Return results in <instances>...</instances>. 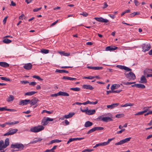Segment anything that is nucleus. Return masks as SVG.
I'll return each mask as SVG.
<instances>
[{"label": "nucleus", "mask_w": 152, "mask_h": 152, "mask_svg": "<svg viewBox=\"0 0 152 152\" xmlns=\"http://www.w3.org/2000/svg\"><path fill=\"white\" fill-rule=\"evenodd\" d=\"M7 18H8V16L4 18V19L3 20V24H5Z\"/></svg>", "instance_id": "obj_59"}, {"label": "nucleus", "mask_w": 152, "mask_h": 152, "mask_svg": "<svg viewBox=\"0 0 152 152\" xmlns=\"http://www.w3.org/2000/svg\"><path fill=\"white\" fill-rule=\"evenodd\" d=\"M41 52L42 53L47 54L49 53V50L46 49H42L41 50Z\"/></svg>", "instance_id": "obj_32"}, {"label": "nucleus", "mask_w": 152, "mask_h": 152, "mask_svg": "<svg viewBox=\"0 0 152 152\" xmlns=\"http://www.w3.org/2000/svg\"><path fill=\"white\" fill-rule=\"evenodd\" d=\"M44 129V127L42 125H38L31 128L30 131L36 133L41 131Z\"/></svg>", "instance_id": "obj_3"}, {"label": "nucleus", "mask_w": 152, "mask_h": 152, "mask_svg": "<svg viewBox=\"0 0 152 152\" xmlns=\"http://www.w3.org/2000/svg\"><path fill=\"white\" fill-rule=\"evenodd\" d=\"M70 89V90H73L75 91H79L80 90V89L79 88H71Z\"/></svg>", "instance_id": "obj_37"}, {"label": "nucleus", "mask_w": 152, "mask_h": 152, "mask_svg": "<svg viewBox=\"0 0 152 152\" xmlns=\"http://www.w3.org/2000/svg\"><path fill=\"white\" fill-rule=\"evenodd\" d=\"M3 40V42L6 44H9L12 41L8 39L5 38Z\"/></svg>", "instance_id": "obj_30"}, {"label": "nucleus", "mask_w": 152, "mask_h": 152, "mask_svg": "<svg viewBox=\"0 0 152 152\" xmlns=\"http://www.w3.org/2000/svg\"><path fill=\"white\" fill-rule=\"evenodd\" d=\"M32 67V65L30 63L25 64L23 66V68L27 70L31 69Z\"/></svg>", "instance_id": "obj_15"}, {"label": "nucleus", "mask_w": 152, "mask_h": 152, "mask_svg": "<svg viewBox=\"0 0 152 152\" xmlns=\"http://www.w3.org/2000/svg\"><path fill=\"white\" fill-rule=\"evenodd\" d=\"M94 19L96 20L99 22L106 23L109 22L108 20L104 19L102 17H95L94 18Z\"/></svg>", "instance_id": "obj_8"}, {"label": "nucleus", "mask_w": 152, "mask_h": 152, "mask_svg": "<svg viewBox=\"0 0 152 152\" xmlns=\"http://www.w3.org/2000/svg\"><path fill=\"white\" fill-rule=\"evenodd\" d=\"M93 123L90 121H88L86 122L84 126L86 127H90L93 125Z\"/></svg>", "instance_id": "obj_24"}, {"label": "nucleus", "mask_w": 152, "mask_h": 152, "mask_svg": "<svg viewBox=\"0 0 152 152\" xmlns=\"http://www.w3.org/2000/svg\"><path fill=\"white\" fill-rule=\"evenodd\" d=\"M124 116V114L123 113L115 115V117L117 118H119L123 117Z\"/></svg>", "instance_id": "obj_38"}, {"label": "nucleus", "mask_w": 152, "mask_h": 152, "mask_svg": "<svg viewBox=\"0 0 152 152\" xmlns=\"http://www.w3.org/2000/svg\"><path fill=\"white\" fill-rule=\"evenodd\" d=\"M152 73V69L149 68H146L143 71V74L146 76L149 73Z\"/></svg>", "instance_id": "obj_13"}, {"label": "nucleus", "mask_w": 152, "mask_h": 152, "mask_svg": "<svg viewBox=\"0 0 152 152\" xmlns=\"http://www.w3.org/2000/svg\"><path fill=\"white\" fill-rule=\"evenodd\" d=\"M95 131H99V130H102L104 129V128L103 127H94Z\"/></svg>", "instance_id": "obj_34"}, {"label": "nucleus", "mask_w": 152, "mask_h": 152, "mask_svg": "<svg viewBox=\"0 0 152 152\" xmlns=\"http://www.w3.org/2000/svg\"><path fill=\"white\" fill-rule=\"evenodd\" d=\"M36 84L35 82H32L29 83V85L31 86H34Z\"/></svg>", "instance_id": "obj_62"}, {"label": "nucleus", "mask_w": 152, "mask_h": 152, "mask_svg": "<svg viewBox=\"0 0 152 152\" xmlns=\"http://www.w3.org/2000/svg\"><path fill=\"white\" fill-rule=\"evenodd\" d=\"M104 7H102V8L103 9L106 8L108 7V5L107 3L105 2L104 3Z\"/></svg>", "instance_id": "obj_58"}, {"label": "nucleus", "mask_w": 152, "mask_h": 152, "mask_svg": "<svg viewBox=\"0 0 152 152\" xmlns=\"http://www.w3.org/2000/svg\"><path fill=\"white\" fill-rule=\"evenodd\" d=\"M10 147L12 148L18 149V150H17V151H21L23 149L24 146L22 143H16L11 144Z\"/></svg>", "instance_id": "obj_2"}, {"label": "nucleus", "mask_w": 152, "mask_h": 152, "mask_svg": "<svg viewBox=\"0 0 152 152\" xmlns=\"http://www.w3.org/2000/svg\"><path fill=\"white\" fill-rule=\"evenodd\" d=\"M18 131V129H10L8 132L4 134V136H6L12 135L16 133Z\"/></svg>", "instance_id": "obj_5"}, {"label": "nucleus", "mask_w": 152, "mask_h": 152, "mask_svg": "<svg viewBox=\"0 0 152 152\" xmlns=\"http://www.w3.org/2000/svg\"><path fill=\"white\" fill-rule=\"evenodd\" d=\"M10 144L9 139L8 138H7L4 141L3 140L0 141V150H2V148H6Z\"/></svg>", "instance_id": "obj_1"}, {"label": "nucleus", "mask_w": 152, "mask_h": 152, "mask_svg": "<svg viewBox=\"0 0 152 152\" xmlns=\"http://www.w3.org/2000/svg\"><path fill=\"white\" fill-rule=\"evenodd\" d=\"M102 119L103 120V121L105 122H107L109 121H113L112 118L110 117H103V118Z\"/></svg>", "instance_id": "obj_22"}, {"label": "nucleus", "mask_w": 152, "mask_h": 152, "mask_svg": "<svg viewBox=\"0 0 152 152\" xmlns=\"http://www.w3.org/2000/svg\"><path fill=\"white\" fill-rule=\"evenodd\" d=\"M119 103H113L111 105H107V107L108 108L112 109L114 108L117 107L119 105Z\"/></svg>", "instance_id": "obj_17"}, {"label": "nucleus", "mask_w": 152, "mask_h": 152, "mask_svg": "<svg viewBox=\"0 0 152 152\" xmlns=\"http://www.w3.org/2000/svg\"><path fill=\"white\" fill-rule=\"evenodd\" d=\"M82 88L89 90H92L94 89V88L91 86L87 84L83 85L82 86Z\"/></svg>", "instance_id": "obj_14"}, {"label": "nucleus", "mask_w": 152, "mask_h": 152, "mask_svg": "<svg viewBox=\"0 0 152 152\" xmlns=\"http://www.w3.org/2000/svg\"><path fill=\"white\" fill-rule=\"evenodd\" d=\"M145 86L144 85L142 84H139V87H138L139 88L143 89V88H145Z\"/></svg>", "instance_id": "obj_44"}, {"label": "nucleus", "mask_w": 152, "mask_h": 152, "mask_svg": "<svg viewBox=\"0 0 152 152\" xmlns=\"http://www.w3.org/2000/svg\"><path fill=\"white\" fill-rule=\"evenodd\" d=\"M122 90H114L113 91V93H120L121 91H122Z\"/></svg>", "instance_id": "obj_51"}, {"label": "nucleus", "mask_w": 152, "mask_h": 152, "mask_svg": "<svg viewBox=\"0 0 152 152\" xmlns=\"http://www.w3.org/2000/svg\"><path fill=\"white\" fill-rule=\"evenodd\" d=\"M80 15L84 17H86L88 15V14L86 12H83L82 13H80Z\"/></svg>", "instance_id": "obj_46"}, {"label": "nucleus", "mask_w": 152, "mask_h": 152, "mask_svg": "<svg viewBox=\"0 0 152 152\" xmlns=\"http://www.w3.org/2000/svg\"><path fill=\"white\" fill-rule=\"evenodd\" d=\"M59 96H69V94L66 92L60 91L59 92Z\"/></svg>", "instance_id": "obj_25"}, {"label": "nucleus", "mask_w": 152, "mask_h": 152, "mask_svg": "<svg viewBox=\"0 0 152 152\" xmlns=\"http://www.w3.org/2000/svg\"><path fill=\"white\" fill-rule=\"evenodd\" d=\"M48 123V120L47 118H44L42 120L41 124L43 126H45L47 125Z\"/></svg>", "instance_id": "obj_20"}, {"label": "nucleus", "mask_w": 152, "mask_h": 152, "mask_svg": "<svg viewBox=\"0 0 152 152\" xmlns=\"http://www.w3.org/2000/svg\"><path fill=\"white\" fill-rule=\"evenodd\" d=\"M62 80H77L76 78L71 77H69L67 76H63L62 78Z\"/></svg>", "instance_id": "obj_19"}, {"label": "nucleus", "mask_w": 152, "mask_h": 152, "mask_svg": "<svg viewBox=\"0 0 152 152\" xmlns=\"http://www.w3.org/2000/svg\"><path fill=\"white\" fill-rule=\"evenodd\" d=\"M114 138H111V139H108L107 141V142H106L107 145H108L109 143L110 142V141H111L112 140H114Z\"/></svg>", "instance_id": "obj_60"}, {"label": "nucleus", "mask_w": 152, "mask_h": 152, "mask_svg": "<svg viewBox=\"0 0 152 152\" xmlns=\"http://www.w3.org/2000/svg\"><path fill=\"white\" fill-rule=\"evenodd\" d=\"M45 112L46 113H47L49 114H51L52 113V112L51 111H48L45 110H43L42 113H43Z\"/></svg>", "instance_id": "obj_48"}, {"label": "nucleus", "mask_w": 152, "mask_h": 152, "mask_svg": "<svg viewBox=\"0 0 152 152\" xmlns=\"http://www.w3.org/2000/svg\"><path fill=\"white\" fill-rule=\"evenodd\" d=\"M116 67L121 69H124L127 71H131L132 69L124 66L118 65Z\"/></svg>", "instance_id": "obj_10"}, {"label": "nucleus", "mask_w": 152, "mask_h": 152, "mask_svg": "<svg viewBox=\"0 0 152 152\" xmlns=\"http://www.w3.org/2000/svg\"><path fill=\"white\" fill-rule=\"evenodd\" d=\"M145 75H142L140 77V83H146L147 81L145 76Z\"/></svg>", "instance_id": "obj_16"}, {"label": "nucleus", "mask_w": 152, "mask_h": 152, "mask_svg": "<svg viewBox=\"0 0 152 152\" xmlns=\"http://www.w3.org/2000/svg\"><path fill=\"white\" fill-rule=\"evenodd\" d=\"M32 77L34 78H35L37 79L38 80L40 81L43 80V79L40 78V77L37 75H33L32 76Z\"/></svg>", "instance_id": "obj_36"}, {"label": "nucleus", "mask_w": 152, "mask_h": 152, "mask_svg": "<svg viewBox=\"0 0 152 152\" xmlns=\"http://www.w3.org/2000/svg\"><path fill=\"white\" fill-rule=\"evenodd\" d=\"M7 107H5V111H8L10 112H16V110L14 109H7Z\"/></svg>", "instance_id": "obj_39"}, {"label": "nucleus", "mask_w": 152, "mask_h": 152, "mask_svg": "<svg viewBox=\"0 0 152 152\" xmlns=\"http://www.w3.org/2000/svg\"><path fill=\"white\" fill-rule=\"evenodd\" d=\"M61 142V140H59L58 139H55V140H51L50 142V144H51L53 143H55V142Z\"/></svg>", "instance_id": "obj_31"}, {"label": "nucleus", "mask_w": 152, "mask_h": 152, "mask_svg": "<svg viewBox=\"0 0 152 152\" xmlns=\"http://www.w3.org/2000/svg\"><path fill=\"white\" fill-rule=\"evenodd\" d=\"M83 79H92L94 78L93 76H90L88 77H83Z\"/></svg>", "instance_id": "obj_42"}, {"label": "nucleus", "mask_w": 152, "mask_h": 152, "mask_svg": "<svg viewBox=\"0 0 152 152\" xmlns=\"http://www.w3.org/2000/svg\"><path fill=\"white\" fill-rule=\"evenodd\" d=\"M143 113H144L142 111L138 112L137 113H136L135 114V115H142Z\"/></svg>", "instance_id": "obj_47"}, {"label": "nucleus", "mask_w": 152, "mask_h": 152, "mask_svg": "<svg viewBox=\"0 0 152 152\" xmlns=\"http://www.w3.org/2000/svg\"><path fill=\"white\" fill-rule=\"evenodd\" d=\"M101 146H105L107 145L106 142H103L100 143Z\"/></svg>", "instance_id": "obj_61"}, {"label": "nucleus", "mask_w": 152, "mask_h": 152, "mask_svg": "<svg viewBox=\"0 0 152 152\" xmlns=\"http://www.w3.org/2000/svg\"><path fill=\"white\" fill-rule=\"evenodd\" d=\"M87 111L86 112V114L88 115H92L95 113L96 111L95 110H88V108L87 107Z\"/></svg>", "instance_id": "obj_18"}, {"label": "nucleus", "mask_w": 152, "mask_h": 152, "mask_svg": "<svg viewBox=\"0 0 152 152\" xmlns=\"http://www.w3.org/2000/svg\"><path fill=\"white\" fill-rule=\"evenodd\" d=\"M110 88L112 91H114V89H116L115 87V85L114 84L112 85Z\"/></svg>", "instance_id": "obj_55"}, {"label": "nucleus", "mask_w": 152, "mask_h": 152, "mask_svg": "<svg viewBox=\"0 0 152 152\" xmlns=\"http://www.w3.org/2000/svg\"><path fill=\"white\" fill-rule=\"evenodd\" d=\"M134 3L136 6H138L140 4L139 1L137 0H134Z\"/></svg>", "instance_id": "obj_53"}, {"label": "nucleus", "mask_w": 152, "mask_h": 152, "mask_svg": "<svg viewBox=\"0 0 152 152\" xmlns=\"http://www.w3.org/2000/svg\"><path fill=\"white\" fill-rule=\"evenodd\" d=\"M0 66L4 67H7L9 66V65L5 62H0Z\"/></svg>", "instance_id": "obj_21"}, {"label": "nucleus", "mask_w": 152, "mask_h": 152, "mask_svg": "<svg viewBox=\"0 0 152 152\" xmlns=\"http://www.w3.org/2000/svg\"><path fill=\"white\" fill-rule=\"evenodd\" d=\"M131 139V137H130L125 138L124 139L122 140L124 143H125L129 141Z\"/></svg>", "instance_id": "obj_35"}, {"label": "nucleus", "mask_w": 152, "mask_h": 152, "mask_svg": "<svg viewBox=\"0 0 152 152\" xmlns=\"http://www.w3.org/2000/svg\"><path fill=\"white\" fill-rule=\"evenodd\" d=\"M19 123L18 121H15L13 122H7L4 124H0V126H1L2 128H4L7 125H13L15 124H17Z\"/></svg>", "instance_id": "obj_7"}, {"label": "nucleus", "mask_w": 152, "mask_h": 152, "mask_svg": "<svg viewBox=\"0 0 152 152\" xmlns=\"http://www.w3.org/2000/svg\"><path fill=\"white\" fill-rule=\"evenodd\" d=\"M42 9V7L39 8H35L33 10V11L34 12H36L39 11V10H41Z\"/></svg>", "instance_id": "obj_50"}, {"label": "nucleus", "mask_w": 152, "mask_h": 152, "mask_svg": "<svg viewBox=\"0 0 152 152\" xmlns=\"http://www.w3.org/2000/svg\"><path fill=\"white\" fill-rule=\"evenodd\" d=\"M37 92H35L34 91H32L31 92H28L26 93L25 95H28V96H31L34 94L37 93Z\"/></svg>", "instance_id": "obj_28"}, {"label": "nucleus", "mask_w": 152, "mask_h": 152, "mask_svg": "<svg viewBox=\"0 0 152 152\" xmlns=\"http://www.w3.org/2000/svg\"><path fill=\"white\" fill-rule=\"evenodd\" d=\"M59 95V92L56 94H52L51 95V96L52 97H56L58 96Z\"/></svg>", "instance_id": "obj_57"}, {"label": "nucleus", "mask_w": 152, "mask_h": 152, "mask_svg": "<svg viewBox=\"0 0 152 152\" xmlns=\"http://www.w3.org/2000/svg\"><path fill=\"white\" fill-rule=\"evenodd\" d=\"M122 83L126 85H131L132 84H134V83H135V82H122Z\"/></svg>", "instance_id": "obj_40"}, {"label": "nucleus", "mask_w": 152, "mask_h": 152, "mask_svg": "<svg viewBox=\"0 0 152 152\" xmlns=\"http://www.w3.org/2000/svg\"><path fill=\"white\" fill-rule=\"evenodd\" d=\"M20 83L22 84H26V83H29V82L28 81H20Z\"/></svg>", "instance_id": "obj_49"}, {"label": "nucleus", "mask_w": 152, "mask_h": 152, "mask_svg": "<svg viewBox=\"0 0 152 152\" xmlns=\"http://www.w3.org/2000/svg\"><path fill=\"white\" fill-rule=\"evenodd\" d=\"M125 130V129H121V130L119 131H118L117 132V133L118 134H121L122 133V132L124 131Z\"/></svg>", "instance_id": "obj_54"}, {"label": "nucleus", "mask_w": 152, "mask_h": 152, "mask_svg": "<svg viewBox=\"0 0 152 152\" xmlns=\"http://www.w3.org/2000/svg\"><path fill=\"white\" fill-rule=\"evenodd\" d=\"M14 99V96L12 95H10L9 97L6 99V101L10 102L13 101Z\"/></svg>", "instance_id": "obj_27"}, {"label": "nucleus", "mask_w": 152, "mask_h": 152, "mask_svg": "<svg viewBox=\"0 0 152 152\" xmlns=\"http://www.w3.org/2000/svg\"><path fill=\"white\" fill-rule=\"evenodd\" d=\"M126 77L129 81L130 80H134L136 79V76L135 74L132 72H130L129 73H125Z\"/></svg>", "instance_id": "obj_4"}, {"label": "nucleus", "mask_w": 152, "mask_h": 152, "mask_svg": "<svg viewBox=\"0 0 152 152\" xmlns=\"http://www.w3.org/2000/svg\"><path fill=\"white\" fill-rule=\"evenodd\" d=\"M103 69L102 66H95L94 67V69L95 70H100Z\"/></svg>", "instance_id": "obj_41"}, {"label": "nucleus", "mask_w": 152, "mask_h": 152, "mask_svg": "<svg viewBox=\"0 0 152 152\" xmlns=\"http://www.w3.org/2000/svg\"><path fill=\"white\" fill-rule=\"evenodd\" d=\"M123 144H124V143H123L122 140H120L118 142L116 143L115 144V145H121Z\"/></svg>", "instance_id": "obj_43"}, {"label": "nucleus", "mask_w": 152, "mask_h": 152, "mask_svg": "<svg viewBox=\"0 0 152 152\" xmlns=\"http://www.w3.org/2000/svg\"><path fill=\"white\" fill-rule=\"evenodd\" d=\"M29 99H25L21 100L19 103V105H24L30 103Z\"/></svg>", "instance_id": "obj_9"}, {"label": "nucleus", "mask_w": 152, "mask_h": 152, "mask_svg": "<svg viewBox=\"0 0 152 152\" xmlns=\"http://www.w3.org/2000/svg\"><path fill=\"white\" fill-rule=\"evenodd\" d=\"M132 14H133V15L134 16L135 15H140V12H134L133 13H132Z\"/></svg>", "instance_id": "obj_64"}, {"label": "nucleus", "mask_w": 152, "mask_h": 152, "mask_svg": "<svg viewBox=\"0 0 152 152\" xmlns=\"http://www.w3.org/2000/svg\"><path fill=\"white\" fill-rule=\"evenodd\" d=\"M75 113L73 112L70 113L69 114L67 115H65L64 116V118H71L72 117V116L74 115Z\"/></svg>", "instance_id": "obj_23"}, {"label": "nucleus", "mask_w": 152, "mask_h": 152, "mask_svg": "<svg viewBox=\"0 0 152 152\" xmlns=\"http://www.w3.org/2000/svg\"><path fill=\"white\" fill-rule=\"evenodd\" d=\"M55 72L59 73H69V72L68 71L63 69L60 70L58 69H56L55 71Z\"/></svg>", "instance_id": "obj_26"}, {"label": "nucleus", "mask_w": 152, "mask_h": 152, "mask_svg": "<svg viewBox=\"0 0 152 152\" xmlns=\"http://www.w3.org/2000/svg\"><path fill=\"white\" fill-rule=\"evenodd\" d=\"M103 117H102V116H99L98 117V118H97V120L98 121H103Z\"/></svg>", "instance_id": "obj_56"}, {"label": "nucleus", "mask_w": 152, "mask_h": 152, "mask_svg": "<svg viewBox=\"0 0 152 152\" xmlns=\"http://www.w3.org/2000/svg\"><path fill=\"white\" fill-rule=\"evenodd\" d=\"M30 103L31 106L35 104L39 101V99L36 97H34L31 100H30Z\"/></svg>", "instance_id": "obj_11"}, {"label": "nucleus", "mask_w": 152, "mask_h": 152, "mask_svg": "<svg viewBox=\"0 0 152 152\" xmlns=\"http://www.w3.org/2000/svg\"><path fill=\"white\" fill-rule=\"evenodd\" d=\"M118 48V47L114 46H110L106 47L105 50L112 51L116 50Z\"/></svg>", "instance_id": "obj_12"}, {"label": "nucleus", "mask_w": 152, "mask_h": 152, "mask_svg": "<svg viewBox=\"0 0 152 152\" xmlns=\"http://www.w3.org/2000/svg\"><path fill=\"white\" fill-rule=\"evenodd\" d=\"M134 105V104L131 103H127L124 105H121V107H126L128 106H132Z\"/></svg>", "instance_id": "obj_29"}, {"label": "nucleus", "mask_w": 152, "mask_h": 152, "mask_svg": "<svg viewBox=\"0 0 152 152\" xmlns=\"http://www.w3.org/2000/svg\"><path fill=\"white\" fill-rule=\"evenodd\" d=\"M95 129H94V127L92 129H91L90 130H89L87 133V134H89L90 133H91L92 132H93L95 131Z\"/></svg>", "instance_id": "obj_45"}, {"label": "nucleus", "mask_w": 152, "mask_h": 152, "mask_svg": "<svg viewBox=\"0 0 152 152\" xmlns=\"http://www.w3.org/2000/svg\"><path fill=\"white\" fill-rule=\"evenodd\" d=\"M72 66H63L61 67V68L62 69H66L67 68H72Z\"/></svg>", "instance_id": "obj_63"}, {"label": "nucleus", "mask_w": 152, "mask_h": 152, "mask_svg": "<svg viewBox=\"0 0 152 152\" xmlns=\"http://www.w3.org/2000/svg\"><path fill=\"white\" fill-rule=\"evenodd\" d=\"M142 51L145 52L148 51L151 48V46L149 44L146 45L145 44H143L142 46Z\"/></svg>", "instance_id": "obj_6"}, {"label": "nucleus", "mask_w": 152, "mask_h": 152, "mask_svg": "<svg viewBox=\"0 0 152 152\" xmlns=\"http://www.w3.org/2000/svg\"><path fill=\"white\" fill-rule=\"evenodd\" d=\"M151 107H148L147 108H144V110L143 111V112H144V113H146V112H147L149 110V108Z\"/></svg>", "instance_id": "obj_52"}, {"label": "nucleus", "mask_w": 152, "mask_h": 152, "mask_svg": "<svg viewBox=\"0 0 152 152\" xmlns=\"http://www.w3.org/2000/svg\"><path fill=\"white\" fill-rule=\"evenodd\" d=\"M0 78L1 80L6 81H10L11 80L10 79L4 77H0Z\"/></svg>", "instance_id": "obj_33"}]
</instances>
